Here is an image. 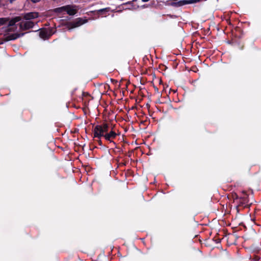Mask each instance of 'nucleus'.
Returning <instances> with one entry per match:
<instances>
[{
  "mask_svg": "<svg viewBox=\"0 0 261 261\" xmlns=\"http://www.w3.org/2000/svg\"><path fill=\"white\" fill-rule=\"evenodd\" d=\"M18 24L21 30L26 31L33 28L34 26V22L31 20H21Z\"/></svg>",
  "mask_w": 261,
  "mask_h": 261,
  "instance_id": "39448f33",
  "label": "nucleus"
},
{
  "mask_svg": "<svg viewBox=\"0 0 261 261\" xmlns=\"http://www.w3.org/2000/svg\"><path fill=\"white\" fill-rule=\"evenodd\" d=\"M66 8H67V7H65V6L61 7H58L54 9V12L56 13H61L63 11H65Z\"/></svg>",
  "mask_w": 261,
  "mask_h": 261,
  "instance_id": "f8f14e48",
  "label": "nucleus"
},
{
  "mask_svg": "<svg viewBox=\"0 0 261 261\" xmlns=\"http://www.w3.org/2000/svg\"><path fill=\"white\" fill-rule=\"evenodd\" d=\"M8 21V18H0V26L6 23Z\"/></svg>",
  "mask_w": 261,
  "mask_h": 261,
  "instance_id": "ddd939ff",
  "label": "nucleus"
},
{
  "mask_svg": "<svg viewBox=\"0 0 261 261\" xmlns=\"http://www.w3.org/2000/svg\"><path fill=\"white\" fill-rule=\"evenodd\" d=\"M51 35V34L48 33L45 30H41L39 32L40 37L44 40L49 39Z\"/></svg>",
  "mask_w": 261,
  "mask_h": 261,
  "instance_id": "1a4fd4ad",
  "label": "nucleus"
},
{
  "mask_svg": "<svg viewBox=\"0 0 261 261\" xmlns=\"http://www.w3.org/2000/svg\"><path fill=\"white\" fill-rule=\"evenodd\" d=\"M20 16L22 17V20H31L32 19L38 18L39 17V13L36 12L24 13L21 14Z\"/></svg>",
  "mask_w": 261,
  "mask_h": 261,
  "instance_id": "423d86ee",
  "label": "nucleus"
},
{
  "mask_svg": "<svg viewBox=\"0 0 261 261\" xmlns=\"http://www.w3.org/2000/svg\"><path fill=\"white\" fill-rule=\"evenodd\" d=\"M67 8L65 9V11L69 15H74L77 13V10L74 9V6L71 5H66Z\"/></svg>",
  "mask_w": 261,
  "mask_h": 261,
  "instance_id": "6e6552de",
  "label": "nucleus"
},
{
  "mask_svg": "<svg viewBox=\"0 0 261 261\" xmlns=\"http://www.w3.org/2000/svg\"><path fill=\"white\" fill-rule=\"evenodd\" d=\"M244 195L239 198L238 201V205L236 207L237 211H239V207H243V208L249 207V199L247 194L245 192H243Z\"/></svg>",
  "mask_w": 261,
  "mask_h": 261,
  "instance_id": "7ed1b4c3",
  "label": "nucleus"
},
{
  "mask_svg": "<svg viewBox=\"0 0 261 261\" xmlns=\"http://www.w3.org/2000/svg\"><path fill=\"white\" fill-rule=\"evenodd\" d=\"M99 12H103L104 11V9H101L100 10H99Z\"/></svg>",
  "mask_w": 261,
  "mask_h": 261,
  "instance_id": "dca6fc26",
  "label": "nucleus"
},
{
  "mask_svg": "<svg viewBox=\"0 0 261 261\" xmlns=\"http://www.w3.org/2000/svg\"><path fill=\"white\" fill-rule=\"evenodd\" d=\"M109 124L106 122L96 125L93 129V138L100 139L102 137L110 143L116 145L113 139H115L118 135L112 129L109 132Z\"/></svg>",
  "mask_w": 261,
  "mask_h": 261,
  "instance_id": "f257e3e1",
  "label": "nucleus"
},
{
  "mask_svg": "<svg viewBox=\"0 0 261 261\" xmlns=\"http://www.w3.org/2000/svg\"><path fill=\"white\" fill-rule=\"evenodd\" d=\"M177 0H174L170 4V5L175 7H179L184 5L196 3L199 0H181L176 2Z\"/></svg>",
  "mask_w": 261,
  "mask_h": 261,
  "instance_id": "20e7f679",
  "label": "nucleus"
},
{
  "mask_svg": "<svg viewBox=\"0 0 261 261\" xmlns=\"http://www.w3.org/2000/svg\"><path fill=\"white\" fill-rule=\"evenodd\" d=\"M87 22L88 20L87 19L79 17L72 21L67 22L65 25L68 30H70L75 28L80 27Z\"/></svg>",
  "mask_w": 261,
  "mask_h": 261,
  "instance_id": "f03ea898",
  "label": "nucleus"
},
{
  "mask_svg": "<svg viewBox=\"0 0 261 261\" xmlns=\"http://www.w3.org/2000/svg\"><path fill=\"white\" fill-rule=\"evenodd\" d=\"M33 3H36L37 2H38L39 1H40L41 0H31Z\"/></svg>",
  "mask_w": 261,
  "mask_h": 261,
  "instance_id": "2eb2a0df",
  "label": "nucleus"
},
{
  "mask_svg": "<svg viewBox=\"0 0 261 261\" xmlns=\"http://www.w3.org/2000/svg\"><path fill=\"white\" fill-rule=\"evenodd\" d=\"M22 20V17L18 16H16L14 18H12L8 23V27H11L13 26L15 24L16 22H18L19 21H20Z\"/></svg>",
  "mask_w": 261,
  "mask_h": 261,
  "instance_id": "9d476101",
  "label": "nucleus"
},
{
  "mask_svg": "<svg viewBox=\"0 0 261 261\" xmlns=\"http://www.w3.org/2000/svg\"><path fill=\"white\" fill-rule=\"evenodd\" d=\"M9 29H7V31H9Z\"/></svg>",
  "mask_w": 261,
  "mask_h": 261,
  "instance_id": "f3484780",
  "label": "nucleus"
},
{
  "mask_svg": "<svg viewBox=\"0 0 261 261\" xmlns=\"http://www.w3.org/2000/svg\"><path fill=\"white\" fill-rule=\"evenodd\" d=\"M26 33H16L10 34L9 35L6 36L4 38V41H8L10 40H13L19 38L20 37L23 36Z\"/></svg>",
  "mask_w": 261,
  "mask_h": 261,
  "instance_id": "0eeeda50",
  "label": "nucleus"
},
{
  "mask_svg": "<svg viewBox=\"0 0 261 261\" xmlns=\"http://www.w3.org/2000/svg\"><path fill=\"white\" fill-rule=\"evenodd\" d=\"M228 197L230 199H232L234 201L235 200H238L240 198L236 193H230L228 195Z\"/></svg>",
  "mask_w": 261,
  "mask_h": 261,
  "instance_id": "9b49d317",
  "label": "nucleus"
},
{
  "mask_svg": "<svg viewBox=\"0 0 261 261\" xmlns=\"http://www.w3.org/2000/svg\"><path fill=\"white\" fill-rule=\"evenodd\" d=\"M98 141V143L99 145L100 146H102V141L101 140H100V138L99 139V140L97 141Z\"/></svg>",
  "mask_w": 261,
  "mask_h": 261,
  "instance_id": "4468645a",
  "label": "nucleus"
}]
</instances>
